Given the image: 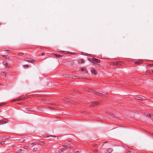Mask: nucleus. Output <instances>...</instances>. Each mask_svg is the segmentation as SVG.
<instances>
[{
  "mask_svg": "<svg viewBox=\"0 0 153 153\" xmlns=\"http://www.w3.org/2000/svg\"><path fill=\"white\" fill-rule=\"evenodd\" d=\"M61 150L62 152H63L65 151L64 149V148H61Z\"/></svg>",
  "mask_w": 153,
  "mask_h": 153,
  "instance_id": "obj_28",
  "label": "nucleus"
},
{
  "mask_svg": "<svg viewBox=\"0 0 153 153\" xmlns=\"http://www.w3.org/2000/svg\"><path fill=\"white\" fill-rule=\"evenodd\" d=\"M32 144H33V145H34L36 144V143H32Z\"/></svg>",
  "mask_w": 153,
  "mask_h": 153,
  "instance_id": "obj_40",
  "label": "nucleus"
},
{
  "mask_svg": "<svg viewBox=\"0 0 153 153\" xmlns=\"http://www.w3.org/2000/svg\"><path fill=\"white\" fill-rule=\"evenodd\" d=\"M21 100V99H20V98H16V99L15 100H14V101H19V100Z\"/></svg>",
  "mask_w": 153,
  "mask_h": 153,
  "instance_id": "obj_23",
  "label": "nucleus"
},
{
  "mask_svg": "<svg viewBox=\"0 0 153 153\" xmlns=\"http://www.w3.org/2000/svg\"><path fill=\"white\" fill-rule=\"evenodd\" d=\"M136 99L138 100H142L143 99V98L139 97H137L136 98Z\"/></svg>",
  "mask_w": 153,
  "mask_h": 153,
  "instance_id": "obj_14",
  "label": "nucleus"
},
{
  "mask_svg": "<svg viewBox=\"0 0 153 153\" xmlns=\"http://www.w3.org/2000/svg\"><path fill=\"white\" fill-rule=\"evenodd\" d=\"M71 140H68V142H71Z\"/></svg>",
  "mask_w": 153,
  "mask_h": 153,
  "instance_id": "obj_37",
  "label": "nucleus"
},
{
  "mask_svg": "<svg viewBox=\"0 0 153 153\" xmlns=\"http://www.w3.org/2000/svg\"><path fill=\"white\" fill-rule=\"evenodd\" d=\"M10 137V136L7 135V136H6L4 137V139H8V138H9Z\"/></svg>",
  "mask_w": 153,
  "mask_h": 153,
  "instance_id": "obj_18",
  "label": "nucleus"
},
{
  "mask_svg": "<svg viewBox=\"0 0 153 153\" xmlns=\"http://www.w3.org/2000/svg\"><path fill=\"white\" fill-rule=\"evenodd\" d=\"M126 153H130V152L129 150H128L127 151Z\"/></svg>",
  "mask_w": 153,
  "mask_h": 153,
  "instance_id": "obj_34",
  "label": "nucleus"
},
{
  "mask_svg": "<svg viewBox=\"0 0 153 153\" xmlns=\"http://www.w3.org/2000/svg\"><path fill=\"white\" fill-rule=\"evenodd\" d=\"M25 141V140L24 138H22L20 140V142L21 143L24 142Z\"/></svg>",
  "mask_w": 153,
  "mask_h": 153,
  "instance_id": "obj_16",
  "label": "nucleus"
},
{
  "mask_svg": "<svg viewBox=\"0 0 153 153\" xmlns=\"http://www.w3.org/2000/svg\"><path fill=\"white\" fill-rule=\"evenodd\" d=\"M79 63H83L84 62V60L83 59H80L79 60Z\"/></svg>",
  "mask_w": 153,
  "mask_h": 153,
  "instance_id": "obj_15",
  "label": "nucleus"
},
{
  "mask_svg": "<svg viewBox=\"0 0 153 153\" xmlns=\"http://www.w3.org/2000/svg\"><path fill=\"white\" fill-rule=\"evenodd\" d=\"M3 65H4L5 68H9L10 66V65L7 61L3 62Z\"/></svg>",
  "mask_w": 153,
  "mask_h": 153,
  "instance_id": "obj_5",
  "label": "nucleus"
},
{
  "mask_svg": "<svg viewBox=\"0 0 153 153\" xmlns=\"http://www.w3.org/2000/svg\"><path fill=\"white\" fill-rule=\"evenodd\" d=\"M24 60L26 61L31 62V63H33V62H35L34 60L27 58H25L24 59Z\"/></svg>",
  "mask_w": 153,
  "mask_h": 153,
  "instance_id": "obj_2",
  "label": "nucleus"
},
{
  "mask_svg": "<svg viewBox=\"0 0 153 153\" xmlns=\"http://www.w3.org/2000/svg\"><path fill=\"white\" fill-rule=\"evenodd\" d=\"M70 149H73L74 148V146H71L69 147Z\"/></svg>",
  "mask_w": 153,
  "mask_h": 153,
  "instance_id": "obj_27",
  "label": "nucleus"
},
{
  "mask_svg": "<svg viewBox=\"0 0 153 153\" xmlns=\"http://www.w3.org/2000/svg\"><path fill=\"white\" fill-rule=\"evenodd\" d=\"M153 65V64H149V66H151V65Z\"/></svg>",
  "mask_w": 153,
  "mask_h": 153,
  "instance_id": "obj_38",
  "label": "nucleus"
},
{
  "mask_svg": "<svg viewBox=\"0 0 153 153\" xmlns=\"http://www.w3.org/2000/svg\"><path fill=\"white\" fill-rule=\"evenodd\" d=\"M146 115L148 116H150V115L149 114V113H147Z\"/></svg>",
  "mask_w": 153,
  "mask_h": 153,
  "instance_id": "obj_36",
  "label": "nucleus"
},
{
  "mask_svg": "<svg viewBox=\"0 0 153 153\" xmlns=\"http://www.w3.org/2000/svg\"><path fill=\"white\" fill-rule=\"evenodd\" d=\"M66 53H67V54H69V53L74 54V53H72V52H69L68 51V52H67Z\"/></svg>",
  "mask_w": 153,
  "mask_h": 153,
  "instance_id": "obj_26",
  "label": "nucleus"
},
{
  "mask_svg": "<svg viewBox=\"0 0 153 153\" xmlns=\"http://www.w3.org/2000/svg\"><path fill=\"white\" fill-rule=\"evenodd\" d=\"M76 153H79V152L78 151H76Z\"/></svg>",
  "mask_w": 153,
  "mask_h": 153,
  "instance_id": "obj_42",
  "label": "nucleus"
},
{
  "mask_svg": "<svg viewBox=\"0 0 153 153\" xmlns=\"http://www.w3.org/2000/svg\"><path fill=\"white\" fill-rule=\"evenodd\" d=\"M93 103L94 104H98V102L97 101H95L93 102Z\"/></svg>",
  "mask_w": 153,
  "mask_h": 153,
  "instance_id": "obj_25",
  "label": "nucleus"
},
{
  "mask_svg": "<svg viewBox=\"0 0 153 153\" xmlns=\"http://www.w3.org/2000/svg\"><path fill=\"white\" fill-rule=\"evenodd\" d=\"M143 63V62L142 60H139L137 62H134V64L136 65L137 64H140Z\"/></svg>",
  "mask_w": 153,
  "mask_h": 153,
  "instance_id": "obj_7",
  "label": "nucleus"
},
{
  "mask_svg": "<svg viewBox=\"0 0 153 153\" xmlns=\"http://www.w3.org/2000/svg\"><path fill=\"white\" fill-rule=\"evenodd\" d=\"M152 74V72L150 71H146L145 74L147 75H150Z\"/></svg>",
  "mask_w": 153,
  "mask_h": 153,
  "instance_id": "obj_9",
  "label": "nucleus"
},
{
  "mask_svg": "<svg viewBox=\"0 0 153 153\" xmlns=\"http://www.w3.org/2000/svg\"><path fill=\"white\" fill-rule=\"evenodd\" d=\"M38 149V148H37V147H35V148H34L33 149V151H36Z\"/></svg>",
  "mask_w": 153,
  "mask_h": 153,
  "instance_id": "obj_24",
  "label": "nucleus"
},
{
  "mask_svg": "<svg viewBox=\"0 0 153 153\" xmlns=\"http://www.w3.org/2000/svg\"><path fill=\"white\" fill-rule=\"evenodd\" d=\"M26 109H27V110H29V108H26Z\"/></svg>",
  "mask_w": 153,
  "mask_h": 153,
  "instance_id": "obj_43",
  "label": "nucleus"
},
{
  "mask_svg": "<svg viewBox=\"0 0 153 153\" xmlns=\"http://www.w3.org/2000/svg\"><path fill=\"white\" fill-rule=\"evenodd\" d=\"M76 77H77V76H74V77H72V78H74Z\"/></svg>",
  "mask_w": 153,
  "mask_h": 153,
  "instance_id": "obj_39",
  "label": "nucleus"
},
{
  "mask_svg": "<svg viewBox=\"0 0 153 153\" xmlns=\"http://www.w3.org/2000/svg\"><path fill=\"white\" fill-rule=\"evenodd\" d=\"M23 147L25 149H27L28 148V146H25Z\"/></svg>",
  "mask_w": 153,
  "mask_h": 153,
  "instance_id": "obj_30",
  "label": "nucleus"
},
{
  "mask_svg": "<svg viewBox=\"0 0 153 153\" xmlns=\"http://www.w3.org/2000/svg\"><path fill=\"white\" fill-rule=\"evenodd\" d=\"M8 122L7 120L5 119V120H0V125H2L7 123Z\"/></svg>",
  "mask_w": 153,
  "mask_h": 153,
  "instance_id": "obj_3",
  "label": "nucleus"
},
{
  "mask_svg": "<svg viewBox=\"0 0 153 153\" xmlns=\"http://www.w3.org/2000/svg\"><path fill=\"white\" fill-rule=\"evenodd\" d=\"M45 53H41V56H44L45 55Z\"/></svg>",
  "mask_w": 153,
  "mask_h": 153,
  "instance_id": "obj_32",
  "label": "nucleus"
},
{
  "mask_svg": "<svg viewBox=\"0 0 153 153\" xmlns=\"http://www.w3.org/2000/svg\"><path fill=\"white\" fill-rule=\"evenodd\" d=\"M3 57H6L5 55H3Z\"/></svg>",
  "mask_w": 153,
  "mask_h": 153,
  "instance_id": "obj_44",
  "label": "nucleus"
},
{
  "mask_svg": "<svg viewBox=\"0 0 153 153\" xmlns=\"http://www.w3.org/2000/svg\"><path fill=\"white\" fill-rule=\"evenodd\" d=\"M2 24L0 22V25H1Z\"/></svg>",
  "mask_w": 153,
  "mask_h": 153,
  "instance_id": "obj_46",
  "label": "nucleus"
},
{
  "mask_svg": "<svg viewBox=\"0 0 153 153\" xmlns=\"http://www.w3.org/2000/svg\"><path fill=\"white\" fill-rule=\"evenodd\" d=\"M97 144H95L94 145V147H97Z\"/></svg>",
  "mask_w": 153,
  "mask_h": 153,
  "instance_id": "obj_35",
  "label": "nucleus"
},
{
  "mask_svg": "<svg viewBox=\"0 0 153 153\" xmlns=\"http://www.w3.org/2000/svg\"><path fill=\"white\" fill-rule=\"evenodd\" d=\"M95 152H97V149H95Z\"/></svg>",
  "mask_w": 153,
  "mask_h": 153,
  "instance_id": "obj_41",
  "label": "nucleus"
},
{
  "mask_svg": "<svg viewBox=\"0 0 153 153\" xmlns=\"http://www.w3.org/2000/svg\"><path fill=\"white\" fill-rule=\"evenodd\" d=\"M63 146L66 149L69 148V146L68 145H63Z\"/></svg>",
  "mask_w": 153,
  "mask_h": 153,
  "instance_id": "obj_17",
  "label": "nucleus"
},
{
  "mask_svg": "<svg viewBox=\"0 0 153 153\" xmlns=\"http://www.w3.org/2000/svg\"><path fill=\"white\" fill-rule=\"evenodd\" d=\"M58 153H61L60 152H58Z\"/></svg>",
  "mask_w": 153,
  "mask_h": 153,
  "instance_id": "obj_47",
  "label": "nucleus"
},
{
  "mask_svg": "<svg viewBox=\"0 0 153 153\" xmlns=\"http://www.w3.org/2000/svg\"><path fill=\"white\" fill-rule=\"evenodd\" d=\"M0 106H1V105H0Z\"/></svg>",
  "mask_w": 153,
  "mask_h": 153,
  "instance_id": "obj_49",
  "label": "nucleus"
},
{
  "mask_svg": "<svg viewBox=\"0 0 153 153\" xmlns=\"http://www.w3.org/2000/svg\"><path fill=\"white\" fill-rule=\"evenodd\" d=\"M113 151V150L112 148H109L108 150V151L109 153H111Z\"/></svg>",
  "mask_w": 153,
  "mask_h": 153,
  "instance_id": "obj_13",
  "label": "nucleus"
},
{
  "mask_svg": "<svg viewBox=\"0 0 153 153\" xmlns=\"http://www.w3.org/2000/svg\"><path fill=\"white\" fill-rule=\"evenodd\" d=\"M93 93L95 95H98L99 96H102L103 97H106V96L105 95L102 94L98 92H97L95 91H94L93 92Z\"/></svg>",
  "mask_w": 153,
  "mask_h": 153,
  "instance_id": "obj_1",
  "label": "nucleus"
},
{
  "mask_svg": "<svg viewBox=\"0 0 153 153\" xmlns=\"http://www.w3.org/2000/svg\"><path fill=\"white\" fill-rule=\"evenodd\" d=\"M44 143H45L44 142H39L38 144L39 145H40L42 146V145H44Z\"/></svg>",
  "mask_w": 153,
  "mask_h": 153,
  "instance_id": "obj_12",
  "label": "nucleus"
},
{
  "mask_svg": "<svg viewBox=\"0 0 153 153\" xmlns=\"http://www.w3.org/2000/svg\"><path fill=\"white\" fill-rule=\"evenodd\" d=\"M123 64V63L121 61L117 62V65L118 66H122Z\"/></svg>",
  "mask_w": 153,
  "mask_h": 153,
  "instance_id": "obj_11",
  "label": "nucleus"
},
{
  "mask_svg": "<svg viewBox=\"0 0 153 153\" xmlns=\"http://www.w3.org/2000/svg\"><path fill=\"white\" fill-rule=\"evenodd\" d=\"M23 66L25 68H27L29 67V65H23Z\"/></svg>",
  "mask_w": 153,
  "mask_h": 153,
  "instance_id": "obj_20",
  "label": "nucleus"
},
{
  "mask_svg": "<svg viewBox=\"0 0 153 153\" xmlns=\"http://www.w3.org/2000/svg\"><path fill=\"white\" fill-rule=\"evenodd\" d=\"M92 60L93 61V62L95 63H99L100 62V60L99 59L93 58L92 59Z\"/></svg>",
  "mask_w": 153,
  "mask_h": 153,
  "instance_id": "obj_4",
  "label": "nucleus"
},
{
  "mask_svg": "<svg viewBox=\"0 0 153 153\" xmlns=\"http://www.w3.org/2000/svg\"><path fill=\"white\" fill-rule=\"evenodd\" d=\"M25 97H23V98H20V99H21V100H24L25 99Z\"/></svg>",
  "mask_w": 153,
  "mask_h": 153,
  "instance_id": "obj_29",
  "label": "nucleus"
},
{
  "mask_svg": "<svg viewBox=\"0 0 153 153\" xmlns=\"http://www.w3.org/2000/svg\"><path fill=\"white\" fill-rule=\"evenodd\" d=\"M81 70L83 74H86L87 72V71L85 68H81Z\"/></svg>",
  "mask_w": 153,
  "mask_h": 153,
  "instance_id": "obj_6",
  "label": "nucleus"
},
{
  "mask_svg": "<svg viewBox=\"0 0 153 153\" xmlns=\"http://www.w3.org/2000/svg\"><path fill=\"white\" fill-rule=\"evenodd\" d=\"M5 73L4 72H1V74L2 75H4V74Z\"/></svg>",
  "mask_w": 153,
  "mask_h": 153,
  "instance_id": "obj_33",
  "label": "nucleus"
},
{
  "mask_svg": "<svg viewBox=\"0 0 153 153\" xmlns=\"http://www.w3.org/2000/svg\"><path fill=\"white\" fill-rule=\"evenodd\" d=\"M91 72L93 74H94L95 75L97 73V71L94 70H92L91 71Z\"/></svg>",
  "mask_w": 153,
  "mask_h": 153,
  "instance_id": "obj_10",
  "label": "nucleus"
},
{
  "mask_svg": "<svg viewBox=\"0 0 153 153\" xmlns=\"http://www.w3.org/2000/svg\"><path fill=\"white\" fill-rule=\"evenodd\" d=\"M113 65H117V62H115L113 63Z\"/></svg>",
  "mask_w": 153,
  "mask_h": 153,
  "instance_id": "obj_19",
  "label": "nucleus"
},
{
  "mask_svg": "<svg viewBox=\"0 0 153 153\" xmlns=\"http://www.w3.org/2000/svg\"><path fill=\"white\" fill-rule=\"evenodd\" d=\"M19 55H20V56L22 55H23V53H19Z\"/></svg>",
  "mask_w": 153,
  "mask_h": 153,
  "instance_id": "obj_31",
  "label": "nucleus"
},
{
  "mask_svg": "<svg viewBox=\"0 0 153 153\" xmlns=\"http://www.w3.org/2000/svg\"><path fill=\"white\" fill-rule=\"evenodd\" d=\"M25 150L22 149H19L18 151V152L19 153H24L25 152Z\"/></svg>",
  "mask_w": 153,
  "mask_h": 153,
  "instance_id": "obj_8",
  "label": "nucleus"
},
{
  "mask_svg": "<svg viewBox=\"0 0 153 153\" xmlns=\"http://www.w3.org/2000/svg\"><path fill=\"white\" fill-rule=\"evenodd\" d=\"M65 77H68V75H65Z\"/></svg>",
  "mask_w": 153,
  "mask_h": 153,
  "instance_id": "obj_45",
  "label": "nucleus"
},
{
  "mask_svg": "<svg viewBox=\"0 0 153 153\" xmlns=\"http://www.w3.org/2000/svg\"><path fill=\"white\" fill-rule=\"evenodd\" d=\"M55 56H56V57H61L62 56V55H58L57 54H55Z\"/></svg>",
  "mask_w": 153,
  "mask_h": 153,
  "instance_id": "obj_21",
  "label": "nucleus"
},
{
  "mask_svg": "<svg viewBox=\"0 0 153 153\" xmlns=\"http://www.w3.org/2000/svg\"><path fill=\"white\" fill-rule=\"evenodd\" d=\"M9 50H7V51H9Z\"/></svg>",
  "mask_w": 153,
  "mask_h": 153,
  "instance_id": "obj_48",
  "label": "nucleus"
},
{
  "mask_svg": "<svg viewBox=\"0 0 153 153\" xmlns=\"http://www.w3.org/2000/svg\"><path fill=\"white\" fill-rule=\"evenodd\" d=\"M5 141H2L0 142V144L1 145H4L5 144Z\"/></svg>",
  "mask_w": 153,
  "mask_h": 153,
  "instance_id": "obj_22",
  "label": "nucleus"
}]
</instances>
